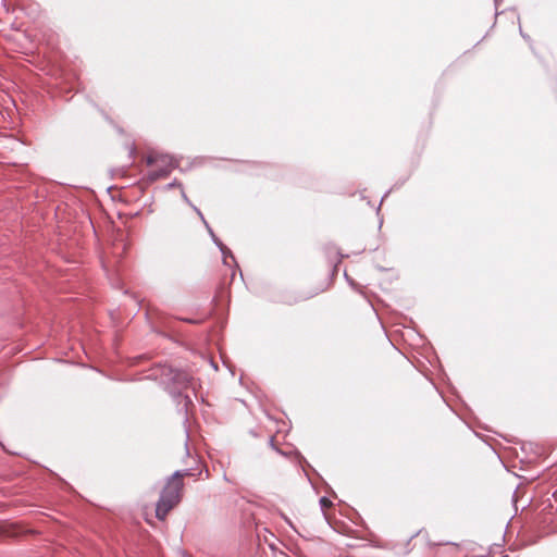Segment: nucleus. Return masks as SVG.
Segmentation results:
<instances>
[{
  "mask_svg": "<svg viewBox=\"0 0 557 557\" xmlns=\"http://www.w3.org/2000/svg\"><path fill=\"white\" fill-rule=\"evenodd\" d=\"M170 380L173 385L178 389L177 392L172 391V396L177 399V404H184L185 410L187 409V405L191 403L188 395H183L182 389H185L193 385L194 377L184 370H173L169 371Z\"/></svg>",
  "mask_w": 557,
  "mask_h": 557,
  "instance_id": "obj_3",
  "label": "nucleus"
},
{
  "mask_svg": "<svg viewBox=\"0 0 557 557\" xmlns=\"http://www.w3.org/2000/svg\"><path fill=\"white\" fill-rule=\"evenodd\" d=\"M188 437H189V434H188V432L186 431V442H185V445H186V446H187V440H188Z\"/></svg>",
  "mask_w": 557,
  "mask_h": 557,
  "instance_id": "obj_9",
  "label": "nucleus"
},
{
  "mask_svg": "<svg viewBox=\"0 0 557 557\" xmlns=\"http://www.w3.org/2000/svg\"><path fill=\"white\" fill-rule=\"evenodd\" d=\"M319 503L323 510L332 506V502L325 496L321 497Z\"/></svg>",
  "mask_w": 557,
  "mask_h": 557,
  "instance_id": "obj_5",
  "label": "nucleus"
},
{
  "mask_svg": "<svg viewBox=\"0 0 557 557\" xmlns=\"http://www.w3.org/2000/svg\"><path fill=\"white\" fill-rule=\"evenodd\" d=\"M519 33L521 36H524V33L522 32V29H519Z\"/></svg>",
  "mask_w": 557,
  "mask_h": 557,
  "instance_id": "obj_11",
  "label": "nucleus"
},
{
  "mask_svg": "<svg viewBox=\"0 0 557 557\" xmlns=\"http://www.w3.org/2000/svg\"><path fill=\"white\" fill-rule=\"evenodd\" d=\"M519 33L521 36H524V33L522 32V29H519Z\"/></svg>",
  "mask_w": 557,
  "mask_h": 557,
  "instance_id": "obj_12",
  "label": "nucleus"
},
{
  "mask_svg": "<svg viewBox=\"0 0 557 557\" xmlns=\"http://www.w3.org/2000/svg\"><path fill=\"white\" fill-rule=\"evenodd\" d=\"M194 210L197 212V214L201 218V220L203 221V223L206 224L207 228L209 230V233L211 235V238L213 240V243L219 247L220 251L221 252H224V250H227V247L215 236V234L213 233V231L210 228V226L208 225V223L206 222L201 211L197 208V207H193Z\"/></svg>",
  "mask_w": 557,
  "mask_h": 557,
  "instance_id": "obj_4",
  "label": "nucleus"
},
{
  "mask_svg": "<svg viewBox=\"0 0 557 557\" xmlns=\"http://www.w3.org/2000/svg\"><path fill=\"white\" fill-rule=\"evenodd\" d=\"M189 475V470H177L166 481L156 505V517L164 520L168 513L180 503L183 491V478Z\"/></svg>",
  "mask_w": 557,
  "mask_h": 557,
  "instance_id": "obj_1",
  "label": "nucleus"
},
{
  "mask_svg": "<svg viewBox=\"0 0 557 557\" xmlns=\"http://www.w3.org/2000/svg\"><path fill=\"white\" fill-rule=\"evenodd\" d=\"M222 256H223V262L226 263V259L227 257L234 259V256L232 253V251L227 248V250H224V252H221Z\"/></svg>",
  "mask_w": 557,
  "mask_h": 557,
  "instance_id": "obj_6",
  "label": "nucleus"
},
{
  "mask_svg": "<svg viewBox=\"0 0 557 557\" xmlns=\"http://www.w3.org/2000/svg\"><path fill=\"white\" fill-rule=\"evenodd\" d=\"M284 520L286 521V523H288V525L290 528H293L295 530V527L293 525L292 521L287 517H284Z\"/></svg>",
  "mask_w": 557,
  "mask_h": 557,
  "instance_id": "obj_7",
  "label": "nucleus"
},
{
  "mask_svg": "<svg viewBox=\"0 0 557 557\" xmlns=\"http://www.w3.org/2000/svg\"><path fill=\"white\" fill-rule=\"evenodd\" d=\"M146 163L148 165H158V169L148 172L147 180L149 182H156L169 176L172 170L178 166L177 160L166 153H151L147 157Z\"/></svg>",
  "mask_w": 557,
  "mask_h": 557,
  "instance_id": "obj_2",
  "label": "nucleus"
},
{
  "mask_svg": "<svg viewBox=\"0 0 557 557\" xmlns=\"http://www.w3.org/2000/svg\"><path fill=\"white\" fill-rule=\"evenodd\" d=\"M519 33L521 36H524V33L522 32V29H519Z\"/></svg>",
  "mask_w": 557,
  "mask_h": 557,
  "instance_id": "obj_10",
  "label": "nucleus"
},
{
  "mask_svg": "<svg viewBox=\"0 0 557 557\" xmlns=\"http://www.w3.org/2000/svg\"><path fill=\"white\" fill-rule=\"evenodd\" d=\"M183 198L185 199L186 202L190 203L187 196L183 193Z\"/></svg>",
  "mask_w": 557,
  "mask_h": 557,
  "instance_id": "obj_8",
  "label": "nucleus"
}]
</instances>
